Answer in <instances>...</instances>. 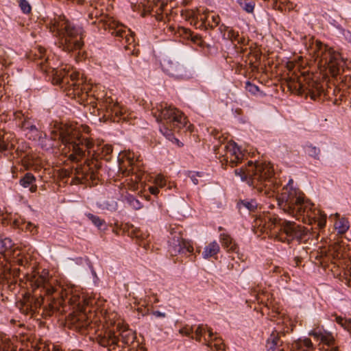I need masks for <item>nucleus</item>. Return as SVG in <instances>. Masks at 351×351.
Masks as SVG:
<instances>
[{"mask_svg": "<svg viewBox=\"0 0 351 351\" xmlns=\"http://www.w3.org/2000/svg\"><path fill=\"white\" fill-rule=\"evenodd\" d=\"M33 288L34 295L25 293L21 300L16 302L20 311L26 315L33 316L42 311L43 317L51 316L56 311H59L63 300L62 290L54 288L47 278V273L34 274L29 278Z\"/></svg>", "mask_w": 351, "mask_h": 351, "instance_id": "1", "label": "nucleus"}, {"mask_svg": "<svg viewBox=\"0 0 351 351\" xmlns=\"http://www.w3.org/2000/svg\"><path fill=\"white\" fill-rule=\"evenodd\" d=\"M34 60H40L38 62L40 69L45 72H51L53 75V83L58 84L62 89L68 90V95H73L82 94V97L86 96V93L83 90H88V86L85 85L83 89H79L78 86L83 82L82 79L76 80L77 73L75 70L67 65H62L60 68H56V64L52 62V60L47 56L45 58V49L38 47L35 49Z\"/></svg>", "mask_w": 351, "mask_h": 351, "instance_id": "2", "label": "nucleus"}, {"mask_svg": "<svg viewBox=\"0 0 351 351\" xmlns=\"http://www.w3.org/2000/svg\"><path fill=\"white\" fill-rule=\"evenodd\" d=\"M278 205L285 213L300 219L302 217V221L306 222L308 220L310 224L317 223L319 230H322L326 226V215L317 211L318 216L312 210L313 204L309 200H305L302 195H298L294 190H288L286 188L285 191L278 197Z\"/></svg>", "mask_w": 351, "mask_h": 351, "instance_id": "3", "label": "nucleus"}, {"mask_svg": "<svg viewBox=\"0 0 351 351\" xmlns=\"http://www.w3.org/2000/svg\"><path fill=\"white\" fill-rule=\"evenodd\" d=\"M89 132V127L84 125H64L60 128L58 139L64 146L63 152L68 155L70 160H78L86 150L90 154L91 149L95 146L93 141L82 134V132L88 134Z\"/></svg>", "mask_w": 351, "mask_h": 351, "instance_id": "4", "label": "nucleus"}, {"mask_svg": "<svg viewBox=\"0 0 351 351\" xmlns=\"http://www.w3.org/2000/svg\"><path fill=\"white\" fill-rule=\"evenodd\" d=\"M243 181H247L249 185L263 193L266 196L273 195L275 190L273 176L274 171L269 162H256L248 161L244 167L234 171Z\"/></svg>", "mask_w": 351, "mask_h": 351, "instance_id": "5", "label": "nucleus"}, {"mask_svg": "<svg viewBox=\"0 0 351 351\" xmlns=\"http://www.w3.org/2000/svg\"><path fill=\"white\" fill-rule=\"evenodd\" d=\"M75 73H77L76 75V80L82 79L83 82L82 84H80L78 86H76V87H78L79 89H83L82 87H84L85 85L88 86V90H84L86 93V96L82 97L81 95L82 94L73 95L72 97L71 95H68V90L62 89L63 91L66 92V95L68 97H70L73 99H77L80 102H85L88 101H90L89 104H93V111H90L91 114H95V108H97V110L98 111V116H100L101 114H103L102 117H100V120H103L104 121H106L108 119L112 120V121H116V118L119 117L121 114V110L120 108V106L117 102H114L113 99L110 96H104L100 97L99 94L96 95V99L97 101V103H95V106L94 105V102L93 101L95 97V95H93V97L90 96L89 95V92L92 90V86L90 84L86 83V79L83 77L82 75L81 77H79L80 73L77 71H75Z\"/></svg>", "mask_w": 351, "mask_h": 351, "instance_id": "6", "label": "nucleus"}, {"mask_svg": "<svg viewBox=\"0 0 351 351\" xmlns=\"http://www.w3.org/2000/svg\"><path fill=\"white\" fill-rule=\"evenodd\" d=\"M54 288L60 287L62 291L63 300L59 311H56L55 313L58 312L62 313L65 311V299L64 298H69L68 303L73 306L74 311L71 313L66 319V323L70 328L78 330L80 331L86 328L90 324V320L85 313V307L93 304V300L91 298H87L84 295L81 296L77 293H69L66 290H63L60 286L53 287ZM62 295V293L60 295Z\"/></svg>", "mask_w": 351, "mask_h": 351, "instance_id": "7", "label": "nucleus"}, {"mask_svg": "<svg viewBox=\"0 0 351 351\" xmlns=\"http://www.w3.org/2000/svg\"><path fill=\"white\" fill-rule=\"evenodd\" d=\"M117 331L106 330L97 337V343L108 351H121L127 349L129 351L142 346L136 340L134 331L126 327H117Z\"/></svg>", "mask_w": 351, "mask_h": 351, "instance_id": "8", "label": "nucleus"}, {"mask_svg": "<svg viewBox=\"0 0 351 351\" xmlns=\"http://www.w3.org/2000/svg\"><path fill=\"white\" fill-rule=\"evenodd\" d=\"M50 31L60 38V45L66 51L81 49L83 45L81 31L66 19L64 15L54 17L50 21Z\"/></svg>", "mask_w": 351, "mask_h": 351, "instance_id": "9", "label": "nucleus"}, {"mask_svg": "<svg viewBox=\"0 0 351 351\" xmlns=\"http://www.w3.org/2000/svg\"><path fill=\"white\" fill-rule=\"evenodd\" d=\"M159 114L157 117L158 121H160V131L168 138L173 136V132H178L187 124L186 117L178 110L171 106H162L158 109Z\"/></svg>", "mask_w": 351, "mask_h": 351, "instance_id": "10", "label": "nucleus"}, {"mask_svg": "<svg viewBox=\"0 0 351 351\" xmlns=\"http://www.w3.org/2000/svg\"><path fill=\"white\" fill-rule=\"evenodd\" d=\"M316 60L320 66H326L332 77L343 71L345 62L339 52L324 45L320 41H316Z\"/></svg>", "mask_w": 351, "mask_h": 351, "instance_id": "11", "label": "nucleus"}, {"mask_svg": "<svg viewBox=\"0 0 351 351\" xmlns=\"http://www.w3.org/2000/svg\"><path fill=\"white\" fill-rule=\"evenodd\" d=\"M308 234V230L302 226L298 225L293 221H284L280 224V230L278 233L271 234V237H274L282 242L287 241L289 243L293 239L302 241L306 239Z\"/></svg>", "mask_w": 351, "mask_h": 351, "instance_id": "12", "label": "nucleus"}, {"mask_svg": "<svg viewBox=\"0 0 351 351\" xmlns=\"http://www.w3.org/2000/svg\"><path fill=\"white\" fill-rule=\"evenodd\" d=\"M102 24L104 30H108L112 35L125 39L128 45H131L134 42V38L130 29H126L125 27L115 21L112 17H106L99 21Z\"/></svg>", "mask_w": 351, "mask_h": 351, "instance_id": "13", "label": "nucleus"}, {"mask_svg": "<svg viewBox=\"0 0 351 351\" xmlns=\"http://www.w3.org/2000/svg\"><path fill=\"white\" fill-rule=\"evenodd\" d=\"M221 149L225 151L224 154H221L223 159L221 162L223 165L225 162L226 165H229L230 167H233L237 165V164L241 162L243 154L241 152L240 149L237 147L235 143H229L223 147L221 145L220 146L215 145L214 150L216 154H221Z\"/></svg>", "mask_w": 351, "mask_h": 351, "instance_id": "14", "label": "nucleus"}, {"mask_svg": "<svg viewBox=\"0 0 351 351\" xmlns=\"http://www.w3.org/2000/svg\"><path fill=\"white\" fill-rule=\"evenodd\" d=\"M101 165L97 161L91 160L81 167H77L75 169V179L77 182H82L83 180H95L98 179V170Z\"/></svg>", "mask_w": 351, "mask_h": 351, "instance_id": "15", "label": "nucleus"}, {"mask_svg": "<svg viewBox=\"0 0 351 351\" xmlns=\"http://www.w3.org/2000/svg\"><path fill=\"white\" fill-rule=\"evenodd\" d=\"M294 88H298L301 92L308 90L311 97L313 99H315L322 92V86L319 83L304 75L298 77Z\"/></svg>", "mask_w": 351, "mask_h": 351, "instance_id": "16", "label": "nucleus"}, {"mask_svg": "<svg viewBox=\"0 0 351 351\" xmlns=\"http://www.w3.org/2000/svg\"><path fill=\"white\" fill-rule=\"evenodd\" d=\"M169 243V252L172 256H176L178 253H191L193 251V247L189 241L182 239L180 232H178L170 239Z\"/></svg>", "mask_w": 351, "mask_h": 351, "instance_id": "17", "label": "nucleus"}, {"mask_svg": "<svg viewBox=\"0 0 351 351\" xmlns=\"http://www.w3.org/2000/svg\"><path fill=\"white\" fill-rule=\"evenodd\" d=\"M280 221V219L276 215L264 213L256 218L255 225L261 227L262 231L267 232L268 230L271 231L274 229Z\"/></svg>", "mask_w": 351, "mask_h": 351, "instance_id": "18", "label": "nucleus"}, {"mask_svg": "<svg viewBox=\"0 0 351 351\" xmlns=\"http://www.w3.org/2000/svg\"><path fill=\"white\" fill-rule=\"evenodd\" d=\"M197 18L202 21V25L205 28L210 27L213 29L219 25L220 22L219 16L209 11H204L202 13H199Z\"/></svg>", "mask_w": 351, "mask_h": 351, "instance_id": "19", "label": "nucleus"}, {"mask_svg": "<svg viewBox=\"0 0 351 351\" xmlns=\"http://www.w3.org/2000/svg\"><path fill=\"white\" fill-rule=\"evenodd\" d=\"M19 125L22 129L28 131L26 135L28 136L29 139L35 141L42 137V132L38 130L30 119L25 118Z\"/></svg>", "mask_w": 351, "mask_h": 351, "instance_id": "20", "label": "nucleus"}, {"mask_svg": "<svg viewBox=\"0 0 351 351\" xmlns=\"http://www.w3.org/2000/svg\"><path fill=\"white\" fill-rule=\"evenodd\" d=\"M112 147L110 145H97V149L93 150V156H95L93 161H97L98 159H104L109 161L111 158V154L112 153Z\"/></svg>", "mask_w": 351, "mask_h": 351, "instance_id": "21", "label": "nucleus"}, {"mask_svg": "<svg viewBox=\"0 0 351 351\" xmlns=\"http://www.w3.org/2000/svg\"><path fill=\"white\" fill-rule=\"evenodd\" d=\"M282 346V341L280 338L279 333L276 331L272 332L267 341V351H283Z\"/></svg>", "mask_w": 351, "mask_h": 351, "instance_id": "22", "label": "nucleus"}, {"mask_svg": "<svg viewBox=\"0 0 351 351\" xmlns=\"http://www.w3.org/2000/svg\"><path fill=\"white\" fill-rule=\"evenodd\" d=\"M35 182L36 178L31 173H26L19 180V183L24 188L29 187L31 193H35L37 191V186Z\"/></svg>", "mask_w": 351, "mask_h": 351, "instance_id": "23", "label": "nucleus"}, {"mask_svg": "<svg viewBox=\"0 0 351 351\" xmlns=\"http://www.w3.org/2000/svg\"><path fill=\"white\" fill-rule=\"evenodd\" d=\"M132 237L136 238L140 246H142L146 250L150 249V239L148 234L143 233L141 230H135L132 233Z\"/></svg>", "mask_w": 351, "mask_h": 351, "instance_id": "24", "label": "nucleus"}, {"mask_svg": "<svg viewBox=\"0 0 351 351\" xmlns=\"http://www.w3.org/2000/svg\"><path fill=\"white\" fill-rule=\"evenodd\" d=\"M178 33L181 36H184L185 38H191V40L195 43L196 45L203 47L204 45V41L202 40V37L199 35L193 36L192 32L190 29H186L185 27H179Z\"/></svg>", "mask_w": 351, "mask_h": 351, "instance_id": "25", "label": "nucleus"}, {"mask_svg": "<svg viewBox=\"0 0 351 351\" xmlns=\"http://www.w3.org/2000/svg\"><path fill=\"white\" fill-rule=\"evenodd\" d=\"M88 19L93 20L92 24L97 25L99 28H103L102 24H99V21L106 17H109L108 15H103L101 10L97 9V8H92L88 12Z\"/></svg>", "mask_w": 351, "mask_h": 351, "instance_id": "26", "label": "nucleus"}, {"mask_svg": "<svg viewBox=\"0 0 351 351\" xmlns=\"http://www.w3.org/2000/svg\"><path fill=\"white\" fill-rule=\"evenodd\" d=\"M208 337L209 339H204L205 341L206 342V345L208 347H210L211 348H215L217 351L219 350H225V345L222 342L221 339H218L215 337V339H212L213 337V332L210 329H208Z\"/></svg>", "mask_w": 351, "mask_h": 351, "instance_id": "27", "label": "nucleus"}, {"mask_svg": "<svg viewBox=\"0 0 351 351\" xmlns=\"http://www.w3.org/2000/svg\"><path fill=\"white\" fill-rule=\"evenodd\" d=\"M293 347L298 351H311L314 349L313 343L308 338L299 339L294 343Z\"/></svg>", "mask_w": 351, "mask_h": 351, "instance_id": "28", "label": "nucleus"}, {"mask_svg": "<svg viewBox=\"0 0 351 351\" xmlns=\"http://www.w3.org/2000/svg\"><path fill=\"white\" fill-rule=\"evenodd\" d=\"M220 238L223 247L228 251L237 252L238 247L228 234H221Z\"/></svg>", "mask_w": 351, "mask_h": 351, "instance_id": "29", "label": "nucleus"}, {"mask_svg": "<svg viewBox=\"0 0 351 351\" xmlns=\"http://www.w3.org/2000/svg\"><path fill=\"white\" fill-rule=\"evenodd\" d=\"M219 251V245L216 241H213L206 246L202 252V255L204 258H208L216 255Z\"/></svg>", "mask_w": 351, "mask_h": 351, "instance_id": "30", "label": "nucleus"}, {"mask_svg": "<svg viewBox=\"0 0 351 351\" xmlns=\"http://www.w3.org/2000/svg\"><path fill=\"white\" fill-rule=\"evenodd\" d=\"M219 30L223 32V38L226 39L230 40L232 42L235 43L238 36L239 33L237 32H234L233 29H228L226 26L223 25H221L219 27Z\"/></svg>", "mask_w": 351, "mask_h": 351, "instance_id": "31", "label": "nucleus"}, {"mask_svg": "<svg viewBox=\"0 0 351 351\" xmlns=\"http://www.w3.org/2000/svg\"><path fill=\"white\" fill-rule=\"evenodd\" d=\"M335 228L339 234H344L349 228V221L345 218L338 219L335 223Z\"/></svg>", "mask_w": 351, "mask_h": 351, "instance_id": "32", "label": "nucleus"}, {"mask_svg": "<svg viewBox=\"0 0 351 351\" xmlns=\"http://www.w3.org/2000/svg\"><path fill=\"white\" fill-rule=\"evenodd\" d=\"M14 224L22 230L25 229L30 231L31 232L34 231V229H36V226H34L31 222H25L23 219L14 220ZM36 231V230H35V232Z\"/></svg>", "mask_w": 351, "mask_h": 351, "instance_id": "33", "label": "nucleus"}, {"mask_svg": "<svg viewBox=\"0 0 351 351\" xmlns=\"http://www.w3.org/2000/svg\"><path fill=\"white\" fill-rule=\"evenodd\" d=\"M239 206L240 208L244 207L250 211H254L257 208L258 204L255 200H243L239 203Z\"/></svg>", "mask_w": 351, "mask_h": 351, "instance_id": "34", "label": "nucleus"}, {"mask_svg": "<svg viewBox=\"0 0 351 351\" xmlns=\"http://www.w3.org/2000/svg\"><path fill=\"white\" fill-rule=\"evenodd\" d=\"M134 154L133 152H130V151L123 152L121 154V158L119 159V165L121 167L122 162H123V159L125 158L129 165H132L133 163L134 159Z\"/></svg>", "mask_w": 351, "mask_h": 351, "instance_id": "35", "label": "nucleus"}, {"mask_svg": "<svg viewBox=\"0 0 351 351\" xmlns=\"http://www.w3.org/2000/svg\"><path fill=\"white\" fill-rule=\"evenodd\" d=\"M86 216L99 228H101L105 224L104 220L100 219L98 216L91 213L87 214Z\"/></svg>", "mask_w": 351, "mask_h": 351, "instance_id": "36", "label": "nucleus"}, {"mask_svg": "<svg viewBox=\"0 0 351 351\" xmlns=\"http://www.w3.org/2000/svg\"><path fill=\"white\" fill-rule=\"evenodd\" d=\"M19 7L25 14H29L32 11V6L27 0H19Z\"/></svg>", "mask_w": 351, "mask_h": 351, "instance_id": "37", "label": "nucleus"}, {"mask_svg": "<svg viewBox=\"0 0 351 351\" xmlns=\"http://www.w3.org/2000/svg\"><path fill=\"white\" fill-rule=\"evenodd\" d=\"M14 147V142L7 143L5 141V137L0 138V152L10 150Z\"/></svg>", "mask_w": 351, "mask_h": 351, "instance_id": "38", "label": "nucleus"}, {"mask_svg": "<svg viewBox=\"0 0 351 351\" xmlns=\"http://www.w3.org/2000/svg\"><path fill=\"white\" fill-rule=\"evenodd\" d=\"M306 152L308 153L309 156L314 158H318V156L320 154L319 149L311 145L306 146Z\"/></svg>", "mask_w": 351, "mask_h": 351, "instance_id": "39", "label": "nucleus"}, {"mask_svg": "<svg viewBox=\"0 0 351 351\" xmlns=\"http://www.w3.org/2000/svg\"><path fill=\"white\" fill-rule=\"evenodd\" d=\"M321 341L328 346H331L334 344L335 339L330 334H323L321 336Z\"/></svg>", "mask_w": 351, "mask_h": 351, "instance_id": "40", "label": "nucleus"}, {"mask_svg": "<svg viewBox=\"0 0 351 351\" xmlns=\"http://www.w3.org/2000/svg\"><path fill=\"white\" fill-rule=\"evenodd\" d=\"M249 39L243 36H238L237 40L235 43H237V44H239L241 45V52H244L246 51V48H243L244 46H246L247 45H248L249 43Z\"/></svg>", "mask_w": 351, "mask_h": 351, "instance_id": "41", "label": "nucleus"}, {"mask_svg": "<svg viewBox=\"0 0 351 351\" xmlns=\"http://www.w3.org/2000/svg\"><path fill=\"white\" fill-rule=\"evenodd\" d=\"M205 331H206L205 328L202 325H200L195 330V337H192L195 338L196 339V341H200L201 337L203 335V334L205 332Z\"/></svg>", "mask_w": 351, "mask_h": 351, "instance_id": "42", "label": "nucleus"}, {"mask_svg": "<svg viewBox=\"0 0 351 351\" xmlns=\"http://www.w3.org/2000/svg\"><path fill=\"white\" fill-rule=\"evenodd\" d=\"M245 88L248 92L254 95L256 94L259 90L258 87L257 86L252 84L249 81L245 82Z\"/></svg>", "mask_w": 351, "mask_h": 351, "instance_id": "43", "label": "nucleus"}, {"mask_svg": "<svg viewBox=\"0 0 351 351\" xmlns=\"http://www.w3.org/2000/svg\"><path fill=\"white\" fill-rule=\"evenodd\" d=\"M154 183L158 187H160V188L163 187L166 184V180H165V177L161 174L157 175L155 178Z\"/></svg>", "mask_w": 351, "mask_h": 351, "instance_id": "44", "label": "nucleus"}, {"mask_svg": "<svg viewBox=\"0 0 351 351\" xmlns=\"http://www.w3.org/2000/svg\"><path fill=\"white\" fill-rule=\"evenodd\" d=\"M250 49L249 55L252 56L256 61L261 59V53L259 49H256V47L253 49L252 46L250 47Z\"/></svg>", "mask_w": 351, "mask_h": 351, "instance_id": "45", "label": "nucleus"}, {"mask_svg": "<svg viewBox=\"0 0 351 351\" xmlns=\"http://www.w3.org/2000/svg\"><path fill=\"white\" fill-rule=\"evenodd\" d=\"M154 5L156 6H159V10L162 11L165 6H166L167 3L165 2L167 0H152Z\"/></svg>", "mask_w": 351, "mask_h": 351, "instance_id": "46", "label": "nucleus"}, {"mask_svg": "<svg viewBox=\"0 0 351 351\" xmlns=\"http://www.w3.org/2000/svg\"><path fill=\"white\" fill-rule=\"evenodd\" d=\"M14 118L16 120L21 121V122L25 119L27 118L25 117L24 114L21 111H16L14 114Z\"/></svg>", "mask_w": 351, "mask_h": 351, "instance_id": "47", "label": "nucleus"}, {"mask_svg": "<svg viewBox=\"0 0 351 351\" xmlns=\"http://www.w3.org/2000/svg\"><path fill=\"white\" fill-rule=\"evenodd\" d=\"M347 320H348L347 319H344L340 316H336V317H335L336 322L337 324H339V325H341V326H342L343 328H344Z\"/></svg>", "mask_w": 351, "mask_h": 351, "instance_id": "48", "label": "nucleus"}, {"mask_svg": "<svg viewBox=\"0 0 351 351\" xmlns=\"http://www.w3.org/2000/svg\"><path fill=\"white\" fill-rule=\"evenodd\" d=\"M11 241L9 239H4L3 240H1V244L3 247H5V248L10 247L11 246Z\"/></svg>", "mask_w": 351, "mask_h": 351, "instance_id": "49", "label": "nucleus"}, {"mask_svg": "<svg viewBox=\"0 0 351 351\" xmlns=\"http://www.w3.org/2000/svg\"><path fill=\"white\" fill-rule=\"evenodd\" d=\"M149 192H150L152 195H158V193H159L158 186H150V187L149 188Z\"/></svg>", "mask_w": 351, "mask_h": 351, "instance_id": "50", "label": "nucleus"}, {"mask_svg": "<svg viewBox=\"0 0 351 351\" xmlns=\"http://www.w3.org/2000/svg\"><path fill=\"white\" fill-rule=\"evenodd\" d=\"M309 335L311 336H313L317 340L321 341V336L323 335V333L313 331V332H310Z\"/></svg>", "mask_w": 351, "mask_h": 351, "instance_id": "51", "label": "nucleus"}, {"mask_svg": "<svg viewBox=\"0 0 351 351\" xmlns=\"http://www.w3.org/2000/svg\"><path fill=\"white\" fill-rule=\"evenodd\" d=\"M345 330L348 331L351 334V319H348L346 322V324L343 328Z\"/></svg>", "mask_w": 351, "mask_h": 351, "instance_id": "52", "label": "nucleus"}, {"mask_svg": "<svg viewBox=\"0 0 351 351\" xmlns=\"http://www.w3.org/2000/svg\"><path fill=\"white\" fill-rule=\"evenodd\" d=\"M180 332L188 336L191 334V328H184L180 330Z\"/></svg>", "mask_w": 351, "mask_h": 351, "instance_id": "53", "label": "nucleus"}, {"mask_svg": "<svg viewBox=\"0 0 351 351\" xmlns=\"http://www.w3.org/2000/svg\"><path fill=\"white\" fill-rule=\"evenodd\" d=\"M245 10L248 12L251 13L254 10V5L250 3H247L245 7Z\"/></svg>", "mask_w": 351, "mask_h": 351, "instance_id": "54", "label": "nucleus"}, {"mask_svg": "<svg viewBox=\"0 0 351 351\" xmlns=\"http://www.w3.org/2000/svg\"><path fill=\"white\" fill-rule=\"evenodd\" d=\"M26 148H27V146L26 145H22L21 147H18L16 149V152H18V154L21 155V153L25 152Z\"/></svg>", "mask_w": 351, "mask_h": 351, "instance_id": "55", "label": "nucleus"}, {"mask_svg": "<svg viewBox=\"0 0 351 351\" xmlns=\"http://www.w3.org/2000/svg\"><path fill=\"white\" fill-rule=\"evenodd\" d=\"M326 351H339L337 346H332L326 350Z\"/></svg>", "mask_w": 351, "mask_h": 351, "instance_id": "56", "label": "nucleus"}, {"mask_svg": "<svg viewBox=\"0 0 351 351\" xmlns=\"http://www.w3.org/2000/svg\"><path fill=\"white\" fill-rule=\"evenodd\" d=\"M332 249L336 251V252H339V250L340 249V245L337 243H335L333 246H332Z\"/></svg>", "mask_w": 351, "mask_h": 351, "instance_id": "57", "label": "nucleus"}, {"mask_svg": "<svg viewBox=\"0 0 351 351\" xmlns=\"http://www.w3.org/2000/svg\"><path fill=\"white\" fill-rule=\"evenodd\" d=\"M52 351H62L58 346H53Z\"/></svg>", "mask_w": 351, "mask_h": 351, "instance_id": "58", "label": "nucleus"}, {"mask_svg": "<svg viewBox=\"0 0 351 351\" xmlns=\"http://www.w3.org/2000/svg\"><path fill=\"white\" fill-rule=\"evenodd\" d=\"M191 179H192V181H193L194 184H198V180H197V178H193V177H191Z\"/></svg>", "mask_w": 351, "mask_h": 351, "instance_id": "59", "label": "nucleus"}, {"mask_svg": "<svg viewBox=\"0 0 351 351\" xmlns=\"http://www.w3.org/2000/svg\"><path fill=\"white\" fill-rule=\"evenodd\" d=\"M348 285L350 287H351V271H350V278H349V280H348Z\"/></svg>", "mask_w": 351, "mask_h": 351, "instance_id": "60", "label": "nucleus"}, {"mask_svg": "<svg viewBox=\"0 0 351 351\" xmlns=\"http://www.w3.org/2000/svg\"><path fill=\"white\" fill-rule=\"evenodd\" d=\"M3 351H10V350L3 349ZM10 351H16V348L12 347V348Z\"/></svg>", "mask_w": 351, "mask_h": 351, "instance_id": "61", "label": "nucleus"}, {"mask_svg": "<svg viewBox=\"0 0 351 351\" xmlns=\"http://www.w3.org/2000/svg\"><path fill=\"white\" fill-rule=\"evenodd\" d=\"M132 202H135L137 204H139V202L137 199H133Z\"/></svg>", "mask_w": 351, "mask_h": 351, "instance_id": "62", "label": "nucleus"}]
</instances>
